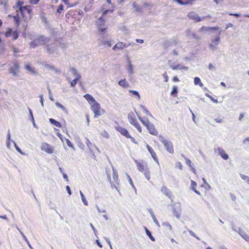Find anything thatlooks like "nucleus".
Segmentation results:
<instances>
[{
  "mask_svg": "<svg viewBox=\"0 0 249 249\" xmlns=\"http://www.w3.org/2000/svg\"><path fill=\"white\" fill-rule=\"evenodd\" d=\"M49 40L50 38L47 37L44 35H39L31 42L30 47L32 48H36L39 46L45 45L49 42Z\"/></svg>",
  "mask_w": 249,
  "mask_h": 249,
  "instance_id": "nucleus-1",
  "label": "nucleus"
},
{
  "mask_svg": "<svg viewBox=\"0 0 249 249\" xmlns=\"http://www.w3.org/2000/svg\"><path fill=\"white\" fill-rule=\"evenodd\" d=\"M159 140L163 144L165 149L170 153H173L174 149L173 145L170 141L164 139L161 135L159 136Z\"/></svg>",
  "mask_w": 249,
  "mask_h": 249,
  "instance_id": "nucleus-2",
  "label": "nucleus"
},
{
  "mask_svg": "<svg viewBox=\"0 0 249 249\" xmlns=\"http://www.w3.org/2000/svg\"><path fill=\"white\" fill-rule=\"evenodd\" d=\"M128 119L130 123L134 125L140 132H141L142 128L137 120L135 119L134 116V114L132 112H130L128 114Z\"/></svg>",
  "mask_w": 249,
  "mask_h": 249,
  "instance_id": "nucleus-3",
  "label": "nucleus"
},
{
  "mask_svg": "<svg viewBox=\"0 0 249 249\" xmlns=\"http://www.w3.org/2000/svg\"><path fill=\"white\" fill-rule=\"evenodd\" d=\"M57 43L54 42L52 44H47L45 46L47 52L50 54H53L54 53H57Z\"/></svg>",
  "mask_w": 249,
  "mask_h": 249,
  "instance_id": "nucleus-4",
  "label": "nucleus"
},
{
  "mask_svg": "<svg viewBox=\"0 0 249 249\" xmlns=\"http://www.w3.org/2000/svg\"><path fill=\"white\" fill-rule=\"evenodd\" d=\"M91 109L93 111V112L94 114V117L97 118L98 116L100 115V104L97 102H95L94 103L91 104Z\"/></svg>",
  "mask_w": 249,
  "mask_h": 249,
  "instance_id": "nucleus-5",
  "label": "nucleus"
},
{
  "mask_svg": "<svg viewBox=\"0 0 249 249\" xmlns=\"http://www.w3.org/2000/svg\"><path fill=\"white\" fill-rule=\"evenodd\" d=\"M24 2L23 1L18 0L16 5L13 6L14 9L18 10L20 13H23V10H25L26 7L23 6Z\"/></svg>",
  "mask_w": 249,
  "mask_h": 249,
  "instance_id": "nucleus-6",
  "label": "nucleus"
},
{
  "mask_svg": "<svg viewBox=\"0 0 249 249\" xmlns=\"http://www.w3.org/2000/svg\"><path fill=\"white\" fill-rule=\"evenodd\" d=\"M116 130L119 132L122 135L126 138L130 137L127 130L121 126H117L115 127Z\"/></svg>",
  "mask_w": 249,
  "mask_h": 249,
  "instance_id": "nucleus-7",
  "label": "nucleus"
},
{
  "mask_svg": "<svg viewBox=\"0 0 249 249\" xmlns=\"http://www.w3.org/2000/svg\"><path fill=\"white\" fill-rule=\"evenodd\" d=\"M41 148L42 150L44 151L49 154H52L53 152L52 147L47 143H42Z\"/></svg>",
  "mask_w": 249,
  "mask_h": 249,
  "instance_id": "nucleus-8",
  "label": "nucleus"
},
{
  "mask_svg": "<svg viewBox=\"0 0 249 249\" xmlns=\"http://www.w3.org/2000/svg\"><path fill=\"white\" fill-rule=\"evenodd\" d=\"M146 128L147 130L149 131V132L153 135L157 136L158 134V132L157 129L155 128L154 124L150 123L147 126H146Z\"/></svg>",
  "mask_w": 249,
  "mask_h": 249,
  "instance_id": "nucleus-9",
  "label": "nucleus"
},
{
  "mask_svg": "<svg viewBox=\"0 0 249 249\" xmlns=\"http://www.w3.org/2000/svg\"><path fill=\"white\" fill-rule=\"evenodd\" d=\"M173 212L174 215L178 218L179 219L180 217L179 212L180 211V207L178 204H174L172 206Z\"/></svg>",
  "mask_w": 249,
  "mask_h": 249,
  "instance_id": "nucleus-10",
  "label": "nucleus"
},
{
  "mask_svg": "<svg viewBox=\"0 0 249 249\" xmlns=\"http://www.w3.org/2000/svg\"><path fill=\"white\" fill-rule=\"evenodd\" d=\"M135 162L136 163L138 169L140 172H143L146 170V169H148L147 164L145 162L141 163L137 160H135Z\"/></svg>",
  "mask_w": 249,
  "mask_h": 249,
  "instance_id": "nucleus-11",
  "label": "nucleus"
},
{
  "mask_svg": "<svg viewBox=\"0 0 249 249\" xmlns=\"http://www.w3.org/2000/svg\"><path fill=\"white\" fill-rule=\"evenodd\" d=\"M187 16L190 19L194 20L196 22H199L202 20V18H200L198 14L194 13H189Z\"/></svg>",
  "mask_w": 249,
  "mask_h": 249,
  "instance_id": "nucleus-12",
  "label": "nucleus"
},
{
  "mask_svg": "<svg viewBox=\"0 0 249 249\" xmlns=\"http://www.w3.org/2000/svg\"><path fill=\"white\" fill-rule=\"evenodd\" d=\"M9 71L15 76L19 72V66L17 63H14V65L9 68Z\"/></svg>",
  "mask_w": 249,
  "mask_h": 249,
  "instance_id": "nucleus-13",
  "label": "nucleus"
},
{
  "mask_svg": "<svg viewBox=\"0 0 249 249\" xmlns=\"http://www.w3.org/2000/svg\"><path fill=\"white\" fill-rule=\"evenodd\" d=\"M186 35L187 36H188L189 38H194L197 40H200V37L198 36L196 33L193 32L190 30H187L186 31Z\"/></svg>",
  "mask_w": 249,
  "mask_h": 249,
  "instance_id": "nucleus-14",
  "label": "nucleus"
},
{
  "mask_svg": "<svg viewBox=\"0 0 249 249\" xmlns=\"http://www.w3.org/2000/svg\"><path fill=\"white\" fill-rule=\"evenodd\" d=\"M177 44V41L175 39H170V40L165 41L163 42V47L164 48L167 49L173 45H176Z\"/></svg>",
  "mask_w": 249,
  "mask_h": 249,
  "instance_id": "nucleus-15",
  "label": "nucleus"
},
{
  "mask_svg": "<svg viewBox=\"0 0 249 249\" xmlns=\"http://www.w3.org/2000/svg\"><path fill=\"white\" fill-rule=\"evenodd\" d=\"M97 24L98 26V30L100 31V36L102 37H104L105 33L107 29V28L105 27V23H97Z\"/></svg>",
  "mask_w": 249,
  "mask_h": 249,
  "instance_id": "nucleus-16",
  "label": "nucleus"
},
{
  "mask_svg": "<svg viewBox=\"0 0 249 249\" xmlns=\"http://www.w3.org/2000/svg\"><path fill=\"white\" fill-rule=\"evenodd\" d=\"M146 147L147 148L148 151L150 153L152 158L153 160L158 164L159 163V160L158 159V158L157 157L156 154L153 150V149L152 148V147L149 146L148 144H147Z\"/></svg>",
  "mask_w": 249,
  "mask_h": 249,
  "instance_id": "nucleus-17",
  "label": "nucleus"
},
{
  "mask_svg": "<svg viewBox=\"0 0 249 249\" xmlns=\"http://www.w3.org/2000/svg\"><path fill=\"white\" fill-rule=\"evenodd\" d=\"M217 151H218L219 154L224 160H227L228 159V155L227 153H226L225 151L222 148L218 147Z\"/></svg>",
  "mask_w": 249,
  "mask_h": 249,
  "instance_id": "nucleus-18",
  "label": "nucleus"
},
{
  "mask_svg": "<svg viewBox=\"0 0 249 249\" xmlns=\"http://www.w3.org/2000/svg\"><path fill=\"white\" fill-rule=\"evenodd\" d=\"M127 47L128 46L126 45L125 43L123 42H118L113 46L112 49L114 51H115L117 49L121 50Z\"/></svg>",
  "mask_w": 249,
  "mask_h": 249,
  "instance_id": "nucleus-19",
  "label": "nucleus"
},
{
  "mask_svg": "<svg viewBox=\"0 0 249 249\" xmlns=\"http://www.w3.org/2000/svg\"><path fill=\"white\" fill-rule=\"evenodd\" d=\"M24 7H26V8H25V9L24 10H23V13H20L21 15V16H22L23 18H24L25 16H26V14H27L29 15L30 16V18H31V17H30V14L31 13V12H32V9H31L30 8V6L29 5H25L24 6Z\"/></svg>",
  "mask_w": 249,
  "mask_h": 249,
  "instance_id": "nucleus-20",
  "label": "nucleus"
},
{
  "mask_svg": "<svg viewBox=\"0 0 249 249\" xmlns=\"http://www.w3.org/2000/svg\"><path fill=\"white\" fill-rule=\"evenodd\" d=\"M239 230V234L246 241L249 242V236L242 229Z\"/></svg>",
  "mask_w": 249,
  "mask_h": 249,
  "instance_id": "nucleus-21",
  "label": "nucleus"
},
{
  "mask_svg": "<svg viewBox=\"0 0 249 249\" xmlns=\"http://www.w3.org/2000/svg\"><path fill=\"white\" fill-rule=\"evenodd\" d=\"M161 192L168 197H170L171 196V192L166 186H162L161 188Z\"/></svg>",
  "mask_w": 249,
  "mask_h": 249,
  "instance_id": "nucleus-22",
  "label": "nucleus"
},
{
  "mask_svg": "<svg viewBox=\"0 0 249 249\" xmlns=\"http://www.w3.org/2000/svg\"><path fill=\"white\" fill-rule=\"evenodd\" d=\"M84 97L90 104L96 102L94 98L89 94H86Z\"/></svg>",
  "mask_w": 249,
  "mask_h": 249,
  "instance_id": "nucleus-23",
  "label": "nucleus"
},
{
  "mask_svg": "<svg viewBox=\"0 0 249 249\" xmlns=\"http://www.w3.org/2000/svg\"><path fill=\"white\" fill-rule=\"evenodd\" d=\"M49 122L52 124L54 125L57 127L61 128L62 126L60 122L56 121L54 119H49Z\"/></svg>",
  "mask_w": 249,
  "mask_h": 249,
  "instance_id": "nucleus-24",
  "label": "nucleus"
},
{
  "mask_svg": "<svg viewBox=\"0 0 249 249\" xmlns=\"http://www.w3.org/2000/svg\"><path fill=\"white\" fill-rule=\"evenodd\" d=\"M118 84L123 88H127L129 86V85L127 83L125 79L120 80L118 82Z\"/></svg>",
  "mask_w": 249,
  "mask_h": 249,
  "instance_id": "nucleus-25",
  "label": "nucleus"
},
{
  "mask_svg": "<svg viewBox=\"0 0 249 249\" xmlns=\"http://www.w3.org/2000/svg\"><path fill=\"white\" fill-rule=\"evenodd\" d=\"M18 231L19 232L20 234L22 235L23 239L25 240L27 244H28V246L30 247L31 249H33V248L32 247L31 245L30 244L29 241H28V239L26 238V236L24 234V233L18 228H17Z\"/></svg>",
  "mask_w": 249,
  "mask_h": 249,
  "instance_id": "nucleus-26",
  "label": "nucleus"
},
{
  "mask_svg": "<svg viewBox=\"0 0 249 249\" xmlns=\"http://www.w3.org/2000/svg\"><path fill=\"white\" fill-rule=\"evenodd\" d=\"M128 63L129 64L127 68L128 72L129 74H132L134 73V71H133V66L131 64V61L129 59L128 60Z\"/></svg>",
  "mask_w": 249,
  "mask_h": 249,
  "instance_id": "nucleus-27",
  "label": "nucleus"
},
{
  "mask_svg": "<svg viewBox=\"0 0 249 249\" xmlns=\"http://www.w3.org/2000/svg\"><path fill=\"white\" fill-rule=\"evenodd\" d=\"M144 230L145 231L146 235L150 238V239L152 241H155V238L152 236V233L150 232V231H149L148 230V229L146 227H144Z\"/></svg>",
  "mask_w": 249,
  "mask_h": 249,
  "instance_id": "nucleus-28",
  "label": "nucleus"
},
{
  "mask_svg": "<svg viewBox=\"0 0 249 249\" xmlns=\"http://www.w3.org/2000/svg\"><path fill=\"white\" fill-rule=\"evenodd\" d=\"M195 0H180V2H179V4L182 5L191 4L193 1Z\"/></svg>",
  "mask_w": 249,
  "mask_h": 249,
  "instance_id": "nucleus-29",
  "label": "nucleus"
},
{
  "mask_svg": "<svg viewBox=\"0 0 249 249\" xmlns=\"http://www.w3.org/2000/svg\"><path fill=\"white\" fill-rule=\"evenodd\" d=\"M12 17L14 19V21L15 22V24H16L17 25V26H19V25H20V19L18 14H17V15L16 16H13Z\"/></svg>",
  "mask_w": 249,
  "mask_h": 249,
  "instance_id": "nucleus-30",
  "label": "nucleus"
},
{
  "mask_svg": "<svg viewBox=\"0 0 249 249\" xmlns=\"http://www.w3.org/2000/svg\"><path fill=\"white\" fill-rule=\"evenodd\" d=\"M140 107L142 109L143 112L145 114H146L147 115L150 116L151 117H153V116L151 114V113L146 109V107L142 105H141L140 106Z\"/></svg>",
  "mask_w": 249,
  "mask_h": 249,
  "instance_id": "nucleus-31",
  "label": "nucleus"
},
{
  "mask_svg": "<svg viewBox=\"0 0 249 249\" xmlns=\"http://www.w3.org/2000/svg\"><path fill=\"white\" fill-rule=\"evenodd\" d=\"M143 173L146 179L148 180H149L150 178V172L149 169L148 168L146 169V170L144 172H143Z\"/></svg>",
  "mask_w": 249,
  "mask_h": 249,
  "instance_id": "nucleus-32",
  "label": "nucleus"
},
{
  "mask_svg": "<svg viewBox=\"0 0 249 249\" xmlns=\"http://www.w3.org/2000/svg\"><path fill=\"white\" fill-rule=\"evenodd\" d=\"M194 83L196 85H199L200 87H202L203 86V84L201 82L200 79L197 77L195 78Z\"/></svg>",
  "mask_w": 249,
  "mask_h": 249,
  "instance_id": "nucleus-33",
  "label": "nucleus"
},
{
  "mask_svg": "<svg viewBox=\"0 0 249 249\" xmlns=\"http://www.w3.org/2000/svg\"><path fill=\"white\" fill-rule=\"evenodd\" d=\"M55 105H56V106L57 107H60L66 113H68L66 107L63 105L61 104L60 103L57 102H56L55 103Z\"/></svg>",
  "mask_w": 249,
  "mask_h": 249,
  "instance_id": "nucleus-34",
  "label": "nucleus"
},
{
  "mask_svg": "<svg viewBox=\"0 0 249 249\" xmlns=\"http://www.w3.org/2000/svg\"><path fill=\"white\" fill-rule=\"evenodd\" d=\"M111 40H102L101 41V42L102 43L99 44L100 46H101L102 44L104 45H107L109 47L111 46Z\"/></svg>",
  "mask_w": 249,
  "mask_h": 249,
  "instance_id": "nucleus-35",
  "label": "nucleus"
},
{
  "mask_svg": "<svg viewBox=\"0 0 249 249\" xmlns=\"http://www.w3.org/2000/svg\"><path fill=\"white\" fill-rule=\"evenodd\" d=\"M177 93H178V87L176 86H174L172 88V90L171 92V94L172 96L176 97V96H177Z\"/></svg>",
  "mask_w": 249,
  "mask_h": 249,
  "instance_id": "nucleus-36",
  "label": "nucleus"
},
{
  "mask_svg": "<svg viewBox=\"0 0 249 249\" xmlns=\"http://www.w3.org/2000/svg\"><path fill=\"white\" fill-rule=\"evenodd\" d=\"M80 196H81V199H82V202H83L84 204L86 206H88V201H87L83 193L81 191H80Z\"/></svg>",
  "mask_w": 249,
  "mask_h": 249,
  "instance_id": "nucleus-37",
  "label": "nucleus"
},
{
  "mask_svg": "<svg viewBox=\"0 0 249 249\" xmlns=\"http://www.w3.org/2000/svg\"><path fill=\"white\" fill-rule=\"evenodd\" d=\"M67 79L70 82L71 87L72 88L75 87L78 82L75 78L72 81H71V79L69 77H67Z\"/></svg>",
  "mask_w": 249,
  "mask_h": 249,
  "instance_id": "nucleus-38",
  "label": "nucleus"
},
{
  "mask_svg": "<svg viewBox=\"0 0 249 249\" xmlns=\"http://www.w3.org/2000/svg\"><path fill=\"white\" fill-rule=\"evenodd\" d=\"M133 7L135 9L137 12H141L142 11V8L139 6L136 2L133 3Z\"/></svg>",
  "mask_w": 249,
  "mask_h": 249,
  "instance_id": "nucleus-39",
  "label": "nucleus"
},
{
  "mask_svg": "<svg viewBox=\"0 0 249 249\" xmlns=\"http://www.w3.org/2000/svg\"><path fill=\"white\" fill-rule=\"evenodd\" d=\"M113 169V178L115 181H117L118 179V173L116 170Z\"/></svg>",
  "mask_w": 249,
  "mask_h": 249,
  "instance_id": "nucleus-40",
  "label": "nucleus"
},
{
  "mask_svg": "<svg viewBox=\"0 0 249 249\" xmlns=\"http://www.w3.org/2000/svg\"><path fill=\"white\" fill-rule=\"evenodd\" d=\"M12 142L14 143V145H15V147L16 149V150L19 152V153H20L22 155H25V154L24 153L22 152V151H21V150L20 149V148L17 145V144H16V142L13 140H12Z\"/></svg>",
  "mask_w": 249,
  "mask_h": 249,
  "instance_id": "nucleus-41",
  "label": "nucleus"
},
{
  "mask_svg": "<svg viewBox=\"0 0 249 249\" xmlns=\"http://www.w3.org/2000/svg\"><path fill=\"white\" fill-rule=\"evenodd\" d=\"M13 32V30L11 28H8L5 33V36H11L12 35Z\"/></svg>",
  "mask_w": 249,
  "mask_h": 249,
  "instance_id": "nucleus-42",
  "label": "nucleus"
},
{
  "mask_svg": "<svg viewBox=\"0 0 249 249\" xmlns=\"http://www.w3.org/2000/svg\"><path fill=\"white\" fill-rule=\"evenodd\" d=\"M181 156L182 157H183L185 159L186 163L187 165L188 166H189L190 167H191L192 166V163L191 160L190 159H188L186 158L183 154H181Z\"/></svg>",
  "mask_w": 249,
  "mask_h": 249,
  "instance_id": "nucleus-43",
  "label": "nucleus"
},
{
  "mask_svg": "<svg viewBox=\"0 0 249 249\" xmlns=\"http://www.w3.org/2000/svg\"><path fill=\"white\" fill-rule=\"evenodd\" d=\"M231 229L233 231L239 233V229H242L240 227H238L234 224H231Z\"/></svg>",
  "mask_w": 249,
  "mask_h": 249,
  "instance_id": "nucleus-44",
  "label": "nucleus"
},
{
  "mask_svg": "<svg viewBox=\"0 0 249 249\" xmlns=\"http://www.w3.org/2000/svg\"><path fill=\"white\" fill-rule=\"evenodd\" d=\"M220 41V38L219 36H216L214 39H213L212 41L214 43L215 45H217Z\"/></svg>",
  "mask_w": 249,
  "mask_h": 249,
  "instance_id": "nucleus-45",
  "label": "nucleus"
},
{
  "mask_svg": "<svg viewBox=\"0 0 249 249\" xmlns=\"http://www.w3.org/2000/svg\"><path fill=\"white\" fill-rule=\"evenodd\" d=\"M13 38L14 40H16L18 37V33L17 30H15L12 33Z\"/></svg>",
  "mask_w": 249,
  "mask_h": 249,
  "instance_id": "nucleus-46",
  "label": "nucleus"
},
{
  "mask_svg": "<svg viewBox=\"0 0 249 249\" xmlns=\"http://www.w3.org/2000/svg\"><path fill=\"white\" fill-rule=\"evenodd\" d=\"M63 10H64V5L63 4H60L59 5V6L56 10V13L61 14V12L63 11Z\"/></svg>",
  "mask_w": 249,
  "mask_h": 249,
  "instance_id": "nucleus-47",
  "label": "nucleus"
},
{
  "mask_svg": "<svg viewBox=\"0 0 249 249\" xmlns=\"http://www.w3.org/2000/svg\"><path fill=\"white\" fill-rule=\"evenodd\" d=\"M70 71L71 72V74L75 76L78 73L76 69L73 67L70 69Z\"/></svg>",
  "mask_w": 249,
  "mask_h": 249,
  "instance_id": "nucleus-48",
  "label": "nucleus"
},
{
  "mask_svg": "<svg viewBox=\"0 0 249 249\" xmlns=\"http://www.w3.org/2000/svg\"><path fill=\"white\" fill-rule=\"evenodd\" d=\"M197 186V183L194 181V180H191V189L192 190H194L195 189H196V188Z\"/></svg>",
  "mask_w": 249,
  "mask_h": 249,
  "instance_id": "nucleus-49",
  "label": "nucleus"
},
{
  "mask_svg": "<svg viewBox=\"0 0 249 249\" xmlns=\"http://www.w3.org/2000/svg\"><path fill=\"white\" fill-rule=\"evenodd\" d=\"M170 68H172L173 70H180L181 65L178 64L176 66H174L173 65H171Z\"/></svg>",
  "mask_w": 249,
  "mask_h": 249,
  "instance_id": "nucleus-50",
  "label": "nucleus"
},
{
  "mask_svg": "<svg viewBox=\"0 0 249 249\" xmlns=\"http://www.w3.org/2000/svg\"><path fill=\"white\" fill-rule=\"evenodd\" d=\"M210 30V27H206L203 26L201 28H200L199 31L203 32H207Z\"/></svg>",
  "mask_w": 249,
  "mask_h": 249,
  "instance_id": "nucleus-51",
  "label": "nucleus"
},
{
  "mask_svg": "<svg viewBox=\"0 0 249 249\" xmlns=\"http://www.w3.org/2000/svg\"><path fill=\"white\" fill-rule=\"evenodd\" d=\"M25 68L26 70H28L29 71H30L33 73L35 72V71H34V69L32 68L29 64L26 65L25 66Z\"/></svg>",
  "mask_w": 249,
  "mask_h": 249,
  "instance_id": "nucleus-52",
  "label": "nucleus"
},
{
  "mask_svg": "<svg viewBox=\"0 0 249 249\" xmlns=\"http://www.w3.org/2000/svg\"><path fill=\"white\" fill-rule=\"evenodd\" d=\"M129 92L132 93L134 95L137 96L139 99H140L141 97L139 92L136 90H130Z\"/></svg>",
  "mask_w": 249,
  "mask_h": 249,
  "instance_id": "nucleus-53",
  "label": "nucleus"
},
{
  "mask_svg": "<svg viewBox=\"0 0 249 249\" xmlns=\"http://www.w3.org/2000/svg\"><path fill=\"white\" fill-rule=\"evenodd\" d=\"M142 123L146 127L150 122L147 118H144V120L142 122Z\"/></svg>",
  "mask_w": 249,
  "mask_h": 249,
  "instance_id": "nucleus-54",
  "label": "nucleus"
},
{
  "mask_svg": "<svg viewBox=\"0 0 249 249\" xmlns=\"http://www.w3.org/2000/svg\"><path fill=\"white\" fill-rule=\"evenodd\" d=\"M162 225L163 226H166L167 228H169V229L171 231L172 229V226H171V225L169 223V222H163Z\"/></svg>",
  "mask_w": 249,
  "mask_h": 249,
  "instance_id": "nucleus-55",
  "label": "nucleus"
},
{
  "mask_svg": "<svg viewBox=\"0 0 249 249\" xmlns=\"http://www.w3.org/2000/svg\"><path fill=\"white\" fill-rule=\"evenodd\" d=\"M28 108L29 110V113L30 117L31 118V120L32 122H34V120H34V118L33 116V112H32V110L29 107H28Z\"/></svg>",
  "mask_w": 249,
  "mask_h": 249,
  "instance_id": "nucleus-56",
  "label": "nucleus"
},
{
  "mask_svg": "<svg viewBox=\"0 0 249 249\" xmlns=\"http://www.w3.org/2000/svg\"><path fill=\"white\" fill-rule=\"evenodd\" d=\"M65 139H66V143H67L68 146L69 147H71V148H72L73 149H74L73 145L72 144V143L71 142V141L68 139L66 138Z\"/></svg>",
  "mask_w": 249,
  "mask_h": 249,
  "instance_id": "nucleus-57",
  "label": "nucleus"
},
{
  "mask_svg": "<svg viewBox=\"0 0 249 249\" xmlns=\"http://www.w3.org/2000/svg\"><path fill=\"white\" fill-rule=\"evenodd\" d=\"M152 219L154 222V223L157 225V226L158 227H160V224L158 221V220L157 219L156 216L155 215H152Z\"/></svg>",
  "mask_w": 249,
  "mask_h": 249,
  "instance_id": "nucleus-58",
  "label": "nucleus"
},
{
  "mask_svg": "<svg viewBox=\"0 0 249 249\" xmlns=\"http://www.w3.org/2000/svg\"><path fill=\"white\" fill-rule=\"evenodd\" d=\"M101 135L107 138V139H108L109 138V134L107 133V132L106 131H104L102 133H101Z\"/></svg>",
  "mask_w": 249,
  "mask_h": 249,
  "instance_id": "nucleus-59",
  "label": "nucleus"
},
{
  "mask_svg": "<svg viewBox=\"0 0 249 249\" xmlns=\"http://www.w3.org/2000/svg\"><path fill=\"white\" fill-rule=\"evenodd\" d=\"M127 178H128V180H129V183L132 186V187L134 189V190H136V189L135 187L134 184L133 183V182H132V180L131 178H130V177L127 174Z\"/></svg>",
  "mask_w": 249,
  "mask_h": 249,
  "instance_id": "nucleus-60",
  "label": "nucleus"
},
{
  "mask_svg": "<svg viewBox=\"0 0 249 249\" xmlns=\"http://www.w3.org/2000/svg\"><path fill=\"white\" fill-rule=\"evenodd\" d=\"M47 89L48 90V91H49V99L51 100V101H54V99L51 94V90L49 88V87H48L47 88Z\"/></svg>",
  "mask_w": 249,
  "mask_h": 249,
  "instance_id": "nucleus-61",
  "label": "nucleus"
},
{
  "mask_svg": "<svg viewBox=\"0 0 249 249\" xmlns=\"http://www.w3.org/2000/svg\"><path fill=\"white\" fill-rule=\"evenodd\" d=\"M206 95L207 97H208L214 103H218L217 100L214 99L213 97H212L211 96L209 95L208 94H207V93L206 94Z\"/></svg>",
  "mask_w": 249,
  "mask_h": 249,
  "instance_id": "nucleus-62",
  "label": "nucleus"
},
{
  "mask_svg": "<svg viewBox=\"0 0 249 249\" xmlns=\"http://www.w3.org/2000/svg\"><path fill=\"white\" fill-rule=\"evenodd\" d=\"M189 231V233H190V234L192 236L195 237V238H196L197 239H198V240H200V238H199L198 236H197L196 235V234H195V233L193 231H191V230H189V231Z\"/></svg>",
  "mask_w": 249,
  "mask_h": 249,
  "instance_id": "nucleus-63",
  "label": "nucleus"
},
{
  "mask_svg": "<svg viewBox=\"0 0 249 249\" xmlns=\"http://www.w3.org/2000/svg\"><path fill=\"white\" fill-rule=\"evenodd\" d=\"M87 146L89 148V149L90 148V146L92 145V143L89 141V140L88 139H86V142Z\"/></svg>",
  "mask_w": 249,
  "mask_h": 249,
  "instance_id": "nucleus-64",
  "label": "nucleus"
}]
</instances>
